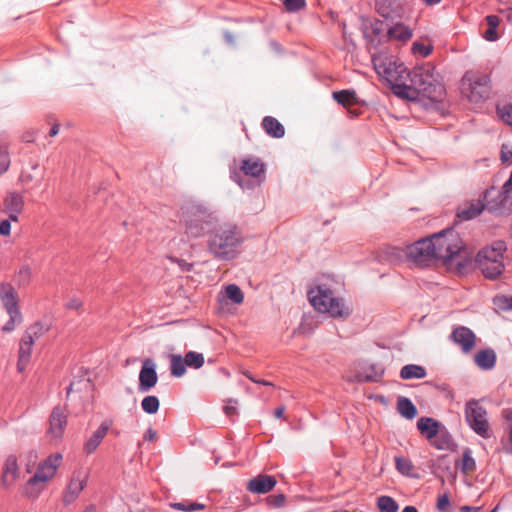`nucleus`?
I'll list each match as a JSON object with an SVG mask.
<instances>
[{
	"label": "nucleus",
	"mask_w": 512,
	"mask_h": 512,
	"mask_svg": "<svg viewBox=\"0 0 512 512\" xmlns=\"http://www.w3.org/2000/svg\"><path fill=\"white\" fill-rule=\"evenodd\" d=\"M490 78L486 74L466 72L461 80V92L470 102L485 101L490 94Z\"/></svg>",
	"instance_id": "7"
},
{
	"label": "nucleus",
	"mask_w": 512,
	"mask_h": 512,
	"mask_svg": "<svg viewBox=\"0 0 512 512\" xmlns=\"http://www.w3.org/2000/svg\"><path fill=\"white\" fill-rule=\"evenodd\" d=\"M506 250L505 242L498 240L478 252L476 264L485 278L494 280L503 273L505 268L504 253Z\"/></svg>",
	"instance_id": "4"
},
{
	"label": "nucleus",
	"mask_w": 512,
	"mask_h": 512,
	"mask_svg": "<svg viewBox=\"0 0 512 512\" xmlns=\"http://www.w3.org/2000/svg\"><path fill=\"white\" fill-rule=\"evenodd\" d=\"M333 98L344 107H350L357 103L356 93L352 90H341L333 92Z\"/></svg>",
	"instance_id": "34"
},
{
	"label": "nucleus",
	"mask_w": 512,
	"mask_h": 512,
	"mask_svg": "<svg viewBox=\"0 0 512 512\" xmlns=\"http://www.w3.org/2000/svg\"><path fill=\"white\" fill-rule=\"evenodd\" d=\"M48 330L49 326L47 324L35 322L26 329L22 338L34 344V342L48 332Z\"/></svg>",
	"instance_id": "31"
},
{
	"label": "nucleus",
	"mask_w": 512,
	"mask_h": 512,
	"mask_svg": "<svg viewBox=\"0 0 512 512\" xmlns=\"http://www.w3.org/2000/svg\"><path fill=\"white\" fill-rule=\"evenodd\" d=\"M89 473L85 469L73 471L63 492L62 502L65 506L74 503L88 483Z\"/></svg>",
	"instance_id": "12"
},
{
	"label": "nucleus",
	"mask_w": 512,
	"mask_h": 512,
	"mask_svg": "<svg viewBox=\"0 0 512 512\" xmlns=\"http://www.w3.org/2000/svg\"><path fill=\"white\" fill-rule=\"evenodd\" d=\"M24 209V197L22 194L10 191L7 192L2 204V211L8 215L10 220L17 222L19 215Z\"/></svg>",
	"instance_id": "17"
},
{
	"label": "nucleus",
	"mask_w": 512,
	"mask_h": 512,
	"mask_svg": "<svg viewBox=\"0 0 512 512\" xmlns=\"http://www.w3.org/2000/svg\"><path fill=\"white\" fill-rule=\"evenodd\" d=\"M305 0H285L284 6L288 12H297L305 6Z\"/></svg>",
	"instance_id": "47"
},
{
	"label": "nucleus",
	"mask_w": 512,
	"mask_h": 512,
	"mask_svg": "<svg viewBox=\"0 0 512 512\" xmlns=\"http://www.w3.org/2000/svg\"><path fill=\"white\" fill-rule=\"evenodd\" d=\"M377 507L380 512H398L397 502L390 496H380L377 499Z\"/></svg>",
	"instance_id": "38"
},
{
	"label": "nucleus",
	"mask_w": 512,
	"mask_h": 512,
	"mask_svg": "<svg viewBox=\"0 0 512 512\" xmlns=\"http://www.w3.org/2000/svg\"><path fill=\"white\" fill-rule=\"evenodd\" d=\"M413 36L412 29L402 22H398L391 26L385 35L388 40H395L401 43H406Z\"/></svg>",
	"instance_id": "25"
},
{
	"label": "nucleus",
	"mask_w": 512,
	"mask_h": 512,
	"mask_svg": "<svg viewBox=\"0 0 512 512\" xmlns=\"http://www.w3.org/2000/svg\"><path fill=\"white\" fill-rule=\"evenodd\" d=\"M426 376L424 367L416 364H408L401 368L400 377L404 380L422 379Z\"/></svg>",
	"instance_id": "33"
},
{
	"label": "nucleus",
	"mask_w": 512,
	"mask_h": 512,
	"mask_svg": "<svg viewBox=\"0 0 512 512\" xmlns=\"http://www.w3.org/2000/svg\"><path fill=\"white\" fill-rule=\"evenodd\" d=\"M442 424L431 417H421L417 421V429L429 442L437 435Z\"/></svg>",
	"instance_id": "23"
},
{
	"label": "nucleus",
	"mask_w": 512,
	"mask_h": 512,
	"mask_svg": "<svg viewBox=\"0 0 512 512\" xmlns=\"http://www.w3.org/2000/svg\"><path fill=\"white\" fill-rule=\"evenodd\" d=\"M82 301L77 298L70 299L66 307L71 310H79L82 308Z\"/></svg>",
	"instance_id": "54"
},
{
	"label": "nucleus",
	"mask_w": 512,
	"mask_h": 512,
	"mask_svg": "<svg viewBox=\"0 0 512 512\" xmlns=\"http://www.w3.org/2000/svg\"><path fill=\"white\" fill-rule=\"evenodd\" d=\"M33 343L21 338L18 351L17 370L23 372L31 360Z\"/></svg>",
	"instance_id": "26"
},
{
	"label": "nucleus",
	"mask_w": 512,
	"mask_h": 512,
	"mask_svg": "<svg viewBox=\"0 0 512 512\" xmlns=\"http://www.w3.org/2000/svg\"><path fill=\"white\" fill-rule=\"evenodd\" d=\"M495 305L503 311H512V297L500 296L494 299Z\"/></svg>",
	"instance_id": "45"
},
{
	"label": "nucleus",
	"mask_w": 512,
	"mask_h": 512,
	"mask_svg": "<svg viewBox=\"0 0 512 512\" xmlns=\"http://www.w3.org/2000/svg\"><path fill=\"white\" fill-rule=\"evenodd\" d=\"M402 512H418V510L414 506H406Z\"/></svg>",
	"instance_id": "64"
},
{
	"label": "nucleus",
	"mask_w": 512,
	"mask_h": 512,
	"mask_svg": "<svg viewBox=\"0 0 512 512\" xmlns=\"http://www.w3.org/2000/svg\"><path fill=\"white\" fill-rule=\"evenodd\" d=\"M30 460L29 462L26 464L25 466V470L27 473H31L33 471V467H34V464L36 462V459H37V455L36 453H30Z\"/></svg>",
	"instance_id": "56"
},
{
	"label": "nucleus",
	"mask_w": 512,
	"mask_h": 512,
	"mask_svg": "<svg viewBox=\"0 0 512 512\" xmlns=\"http://www.w3.org/2000/svg\"><path fill=\"white\" fill-rule=\"evenodd\" d=\"M412 51L415 54H420L421 56L426 57L432 52V47L423 43L415 42L413 43Z\"/></svg>",
	"instance_id": "50"
},
{
	"label": "nucleus",
	"mask_w": 512,
	"mask_h": 512,
	"mask_svg": "<svg viewBox=\"0 0 512 512\" xmlns=\"http://www.w3.org/2000/svg\"><path fill=\"white\" fill-rule=\"evenodd\" d=\"M286 497L284 494L271 495L267 497V503L271 507L280 508L285 504Z\"/></svg>",
	"instance_id": "48"
},
{
	"label": "nucleus",
	"mask_w": 512,
	"mask_h": 512,
	"mask_svg": "<svg viewBox=\"0 0 512 512\" xmlns=\"http://www.w3.org/2000/svg\"><path fill=\"white\" fill-rule=\"evenodd\" d=\"M372 62L377 74L395 87L400 88L403 81L409 77V71L404 64L392 57L373 54Z\"/></svg>",
	"instance_id": "6"
},
{
	"label": "nucleus",
	"mask_w": 512,
	"mask_h": 512,
	"mask_svg": "<svg viewBox=\"0 0 512 512\" xmlns=\"http://www.w3.org/2000/svg\"><path fill=\"white\" fill-rule=\"evenodd\" d=\"M456 466L460 469V471L464 474H470L476 469V462L472 457V452L470 449H465L462 454V458L460 463H457Z\"/></svg>",
	"instance_id": "35"
},
{
	"label": "nucleus",
	"mask_w": 512,
	"mask_h": 512,
	"mask_svg": "<svg viewBox=\"0 0 512 512\" xmlns=\"http://www.w3.org/2000/svg\"><path fill=\"white\" fill-rule=\"evenodd\" d=\"M377 13L387 20L402 19L405 15V7L402 0H375Z\"/></svg>",
	"instance_id": "14"
},
{
	"label": "nucleus",
	"mask_w": 512,
	"mask_h": 512,
	"mask_svg": "<svg viewBox=\"0 0 512 512\" xmlns=\"http://www.w3.org/2000/svg\"><path fill=\"white\" fill-rule=\"evenodd\" d=\"M450 339L457 344L465 354L470 353L476 344V335L468 327L457 326L453 329Z\"/></svg>",
	"instance_id": "16"
},
{
	"label": "nucleus",
	"mask_w": 512,
	"mask_h": 512,
	"mask_svg": "<svg viewBox=\"0 0 512 512\" xmlns=\"http://www.w3.org/2000/svg\"><path fill=\"white\" fill-rule=\"evenodd\" d=\"M159 406V399L153 395L146 396L141 401V407L147 414H155L158 411Z\"/></svg>",
	"instance_id": "39"
},
{
	"label": "nucleus",
	"mask_w": 512,
	"mask_h": 512,
	"mask_svg": "<svg viewBox=\"0 0 512 512\" xmlns=\"http://www.w3.org/2000/svg\"><path fill=\"white\" fill-rule=\"evenodd\" d=\"M501 160L504 163H512V147L509 148L507 145H503L501 149Z\"/></svg>",
	"instance_id": "51"
},
{
	"label": "nucleus",
	"mask_w": 512,
	"mask_h": 512,
	"mask_svg": "<svg viewBox=\"0 0 512 512\" xmlns=\"http://www.w3.org/2000/svg\"><path fill=\"white\" fill-rule=\"evenodd\" d=\"M495 193V188L490 187L484 191V200L486 201V210L494 216H509L512 214V191L501 189L494 198H490Z\"/></svg>",
	"instance_id": "10"
},
{
	"label": "nucleus",
	"mask_w": 512,
	"mask_h": 512,
	"mask_svg": "<svg viewBox=\"0 0 512 512\" xmlns=\"http://www.w3.org/2000/svg\"><path fill=\"white\" fill-rule=\"evenodd\" d=\"M111 423L108 421H104L98 427V429L88 438V440L84 444V451L87 454H92L96 451L104 437L107 435L109 431Z\"/></svg>",
	"instance_id": "22"
},
{
	"label": "nucleus",
	"mask_w": 512,
	"mask_h": 512,
	"mask_svg": "<svg viewBox=\"0 0 512 512\" xmlns=\"http://www.w3.org/2000/svg\"><path fill=\"white\" fill-rule=\"evenodd\" d=\"M40 179H41L40 177H38V178L35 177V175L32 174L31 172H23L20 177L21 182L24 184H29L33 181H36L37 183H39Z\"/></svg>",
	"instance_id": "53"
},
{
	"label": "nucleus",
	"mask_w": 512,
	"mask_h": 512,
	"mask_svg": "<svg viewBox=\"0 0 512 512\" xmlns=\"http://www.w3.org/2000/svg\"><path fill=\"white\" fill-rule=\"evenodd\" d=\"M62 459L63 456L61 453H53L40 461L36 467L35 473L23 486V496L31 500H36L56 476L57 470L61 466Z\"/></svg>",
	"instance_id": "2"
},
{
	"label": "nucleus",
	"mask_w": 512,
	"mask_h": 512,
	"mask_svg": "<svg viewBox=\"0 0 512 512\" xmlns=\"http://www.w3.org/2000/svg\"><path fill=\"white\" fill-rule=\"evenodd\" d=\"M11 221L10 218L0 221V235L9 236L11 232Z\"/></svg>",
	"instance_id": "52"
},
{
	"label": "nucleus",
	"mask_w": 512,
	"mask_h": 512,
	"mask_svg": "<svg viewBox=\"0 0 512 512\" xmlns=\"http://www.w3.org/2000/svg\"><path fill=\"white\" fill-rule=\"evenodd\" d=\"M311 305L321 313H328L333 318H347L351 314L350 308L344 300L335 297L333 291L325 285H319L308 292Z\"/></svg>",
	"instance_id": "3"
},
{
	"label": "nucleus",
	"mask_w": 512,
	"mask_h": 512,
	"mask_svg": "<svg viewBox=\"0 0 512 512\" xmlns=\"http://www.w3.org/2000/svg\"><path fill=\"white\" fill-rule=\"evenodd\" d=\"M465 419L470 428L479 436L488 438L489 423L487 421V412L484 407L479 405L476 400H470L465 405Z\"/></svg>",
	"instance_id": "11"
},
{
	"label": "nucleus",
	"mask_w": 512,
	"mask_h": 512,
	"mask_svg": "<svg viewBox=\"0 0 512 512\" xmlns=\"http://www.w3.org/2000/svg\"><path fill=\"white\" fill-rule=\"evenodd\" d=\"M31 278L32 269L28 265H23L17 272L15 281L17 282L18 286H26L30 283Z\"/></svg>",
	"instance_id": "40"
},
{
	"label": "nucleus",
	"mask_w": 512,
	"mask_h": 512,
	"mask_svg": "<svg viewBox=\"0 0 512 512\" xmlns=\"http://www.w3.org/2000/svg\"><path fill=\"white\" fill-rule=\"evenodd\" d=\"M207 237L209 253L215 258L231 260L236 258L242 236L235 224L220 223L217 216L202 205L194 206V238Z\"/></svg>",
	"instance_id": "1"
},
{
	"label": "nucleus",
	"mask_w": 512,
	"mask_h": 512,
	"mask_svg": "<svg viewBox=\"0 0 512 512\" xmlns=\"http://www.w3.org/2000/svg\"><path fill=\"white\" fill-rule=\"evenodd\" d=\"M436 507L440 512H452L449 496L446 493L438 497Z\"/></svg>",
	"instance_id": "46"
},
{
	"label": "nucleus",
	"mask_w": 512,
	"mask_h": 512,
	"mask_svg": "<svg viewBox=\"0 0 512 512\" xmlns=\"http://www.w3.org/2000/svg\"><path fill=\"white\" fill-rule=\"evenodd\" d=\"M10 163L8 147L6 145H0V176L9 169Z\"/></svg>",
	"instance_id": "42"
},
{
	"label": "nucleus",
	"mask_w": 512,
	"mask_h": 512,
	"mask_svg": "<svg viewBox=\"0 0 512 512\" xmlns=\"http://www.w3.org/2000/svg\"><path fill=\"white\" fill-rule=\"evenodd\" d=\"M241 171L247 176L258 178L265 171L264 164L259 159H244L241 164Z\"/></svg>",
	"instance_id": "28"
},
{
	"label": "nucleus",
	"mask_w": 512,
	"mask_h": 512,
	"mask_svg": "<svg viewBox=\"0 0 512 512\" xmlns=\"http://www.w3.org/2000/svg\"><path fill=\"white\" fill-rule=\"evenodd\" d=\"M395 465L397 470L405 476L410 475L413 469L411 461L404 457H395Z\"/></svg>",
	"instance_id": "41"
},
{
	"label": "nucleus",
	"mask_w": 512,
	"mask_h": 512,
	"mask_svg": "<svg viewBox=\"0 0 512 512\" xmlns=\"http://www.w3.org/2000/svg\"><path fill=\"white\" fill-rule=\"evenodd\" d=\"M187 366H192V351L187 352L184 358L176 354L170 356V370L173 376H183L186 373Z\"/></svg>",
	"instance_id": "24"
},
{
	"label": "nucleus",
	"mask_w": 512,
	"mask_h": 512,
	"mask_svg": "<svg viewBox=\"0 0 512 512\" xmlns=\"http://www.w3.org/2000/svg\"><path fill=\"white\" fill-rule=\"evenodd\" d=\"M479 508H474V507H470V506H462L461 507V512H477Z\"/></svg>",
	"instance_id": "63"
},
{
	"label": "nucleus",
	"mask_w": 512,
	"mask_h": 512,
	"mask_svg": "<svg viewBox=\"0 0 512 512\" xmlns=\"http://www.w3.org/2000/svg\"><path fill=\"white\" fill-rule=\"evenodd\" d=\"M277 484L274 476L259 474L250 479L247 483V490L254 494H266L270 492Z\"/></svg>",
	"instance_id": "20"
},
{
	"label": "nucleus",
	"mask_w": 512,
	"mask_h": 512,
	"mask_svg": "<svg viewBox=\"0 0 512 512\" xmlns=\"http://www.w3.org/2000/svg\"><path fill=\"white\" fill-rule=\"evenodd\" d=\"M59 130H60L59 124L53 125V127L51 128V130L49 132V136H51V137L56 136L59 133Z\"/></svg>",
	"instance_id": "62"
},
{
	"label": "nucleus",
	"mask_w": 512,
	"mask_h": 512,
	"mask_svg": "<svg viewBox=\"0 0 512 512\" xmlns=\"http://www.w3.org/2000/svg\"><path fill=\"white\" fill-rule=\"evenodd\" d=\"M224 296L234 304H241L244 301V294L236 284H229L225 287Z\"/></svg>",
	"instance_id": "37"
},
{
	"label": "nucleus",
	"mask_w": 512,
	"mask_h": 512,
	"mask_svg": "<svg viewBox=\"0 0 512 512\" xmlns=\"http://www.w3.org/2000/svg\"><path fill=\"white\" fill-rule=\"evenodd\" d=\"M158 382V375L156 372V363L151 358H146L142 361V366L139 372V385L140 392L150 391Z\"/></svg>",
	"instance_id": "15"
},
{
	"label": "nucleus",
	"mask_w": 512,
	"mask_h": 512,
	"mask_svg": "<svg viewBox=\"0 0 512 512\" xmlns=\"http://www.w3.org/2000/svg\"><path fill=\"white\" fill-rule=\"evenodd\" d=\"M174 508H177V509H180V510H184V511H192V503H189L187 505L185 504H182V503H175L172 505Z\"/></svg>",
	"instance_id": "58"
},
{
	"label": "nucleus",
	"mask_w": 512,
	"mask_h": 512,
	"mask_svg": "<svg viewBox=\"0 0 512 512\" xmlns=\"http://www.w3.org/2000/svg\"><path fill=\"white\" fill-rule=\"evenodd\" d=\"M411 84L423 95L436 99L442 93V87L436 84L434 77V68L427 64L416 67L411 73L409 72Z\"/></svg>",
	"instance_id": "8"
},
{
	"label": "nucleus",
	"mask_w": 512,
	"mask_h": 512,
	"mask_svg": "<svg viewBox=\"0 0 512 512\" xmlns=\"http://www.w3.org/2000/svg\"><path fill=\"white\" fill-rule=\"evenodd\" d=\"M266 133L274 138H281L285 134L283 125L274 117L266 116L262 121Z\"/></svg>",
	"instance_id": "30"
},
{
	"label": "nucleus",
	"mask_w": 512,
	"mask_h": 512,
	"mask_svg": "<svg viewBox=\"0 0 512 512\" xmlns=\"http://www.w3.org/2000/svg\"><path fill=\"white\" fill-rule=\"evenodd\" d=\"M157 439V433L154 429L149 428L144 435V440L153 442Z\"/></svg>",
	"instance_id": "57"
},
{
	"label": "nucleus",
	"mask_w": 512,
	"mask_h": 512,
	"mask_svg": "<svg viewBox=\"0 0 512 512\" xmlns=\"http://www.w3.org/2000/svg\"><path fill=\"white\" fill-rule=\"evenodd\" d=\"M67 424V417L63 409L56 407L49 418L48 436L51 440H60Z\"/></svg>",
	"instance_id": "18"
},
{
	"label": "nucleus",
	"mask_w": 512,
	"mask_h": 512,
	"mask_svg": "<svg viewBox=\"0 0 512 512\" xmlns=\"http://www.w3.org/2000/svg\"><path fill=\"white\" fill-rule=\"evenodd\" d=\"M397 410L400 415L406 419H413L417 415L416 406L407 397H399L397 401Z\"/></svg>",
	"instance_id": "32"
},
{
	"label": "nucleus",
	"mask_w": 512,
	"mask_h": 512,
	"mask_svg": "<svg viewBox=\"0 0 512 512\" xmlns=\"http://www.w3.org/2000/svg\"><path fill=\"white\" fill-rule=\"evenodd\" d=\"M19 476V468L15 455H9L2 467L1 484L5 488L11 487Z\"/></svg>",
	"instance_id": "21"
},
{
	"label": "nucleus",
	"mask_w": 512,
	"mask_h": 512,
	"mask_svg": "<svg viewBox=\"0 0 512 512\" xmlns=\"http://www.w3.org/2000/svg\"><path fill=\"white\" fill-rule=\"evenodd\" d=\"M486 22L488 28L484 32L483 37L487 41H496L499 38L497 33V27L499 26L500 23L499 17L497 15H488L486 17Z\"/></svg>",
	"instance_id": "36"
},
{
	"label": "nucleus",
	"mask_w": 512,
	"mask_h": 512,
	"mask_svg": "<svg viewBox=\"0 0 512 512\" xmlns=\"http://www.w3.org/2000/svg\"><path fill=\"white\" fill-rule=\"evenodd\" d=\"M203 364H204L203 354L194 352V356H193L194 369H199L200 367L203 366Z\"/></svg>",
	"instance_id": "55"
},
{
	"label": "nucleus",
	"mask_w": 512,
	"mask_h": 512,
	"mask_svg": "<svg viewBox=\"0 0 512 512\" xmlns=\"http://www.w3.org/2000/svg\"><path fill=\"white\" fill-rule=\"evenodd\" d=\"M508 439H509L510 446L507 447L505 450H506L507 453L512 454V425H511V427L509 429Z\"/></svg>",
	"instance_id": "61"
},
{
	"label": "nucleus",
	"mask_w": 512,
	"mask_h": 512,
	"mask_svg": "<svg viewBox=\"0 0 512 512\" xmlns=\"http://www.w3.org/2000/svg\"><path fill=\"white\" fill-rule=\"evenodd\" d=\"M497 114L504 123L512 127V105L497 108Z\"/></svg>",
	"instance_id": "44"
},
{
	"label": "nucleus",
	"mask_w": 512,
	"mask_h": 512,
	"mask_svg": "<svg viewBox=\"0 0 512 512\" xmlns=\"http://www.w3.org/2000/svg\"><path fill=\"white\" fill-rule=\"evenodd\" d=\"M284 412H285V407L284 406H280V407H277L274 411V416L276 418H282L284 416Z\"/></svg>",
	"instance_id": "60"
},
{
	"label": "nucleus",
	"mask_w": 512,
	"mask_h": 512,
	"mask_svg": "<svg viewBox=\"0 0 512 512\" xmlns=\"http://www.w3.org/2000/svg\"><path fill=\"white\" fill-rule=\"evenodd\" d=\"M237 406H238V400L228 399L226 401L225 405L223 406V412L226 414L227 417L234 420V418L236 417V415L238 413Z\"/></svg>",
	"instance_id": "43"
},
{
	"label": "nucleus",
	"mask_w": 512,
	"mask_h": 512,
	"mask_svg": "<svg viewBox=\"0 0 512 512\" xmlns=\"http://www.w3.org/2000/svg\"><path fill=\"white\" fill-rule=\"evenodd\" d=\"M372 369L374 370L373 374L372 373H367L364 376L359 375L358 378H357V381H359V382H362V381L372 382V381H377L378 379H380L381 376L383 375V370L382 369L376 370L375 367H372Z\"/></svg>",
	"instance_id": "49"
},
{
	"label": "nucleus",
	"mask_w": 512,
	"mask_h": 512,
	"mask_svg": "<svg viewBox=\"0 0 512 512\" xmlns=\"http://www.w3.org/2000/svg\"><path fill=\"white\" fill-rule=\"evenodd\" d=\"M503 189H506V191H512V170H511L509 178L503 184Z\"/></svg>",
	"instance_id": "59"
},
{
	"label": "nucleus",
	"mask_w": 512,
	"mask_h": 512,
	"mask_svg": "<svg viewBox=\"0 0 512 512\" xmlns=\"http://www.w3.org/2000/svg\"><path fill=\"white\" fill-rule=\"evenodd\" d=\"M433 245L429 238H424L414 242L406 248V256L414 264L418 266H427L430 262L435 260L433 251H431Z\"/></svg>",
	"instance_id": "13"
},
{
	"label": "nucleus",
	"mask_w": 512,
	"mask_h": 512,
	"mask_svg": "<svg viewBox=\"0 0 512 512\" xmlns=\"http://www.w3.org/2000/svg\"><path fill=\"white\" fill-rule=\"evenodd\" d=\"M476 365L482 370H491L496 364V354L492 349H484L474 356Z\"/></svg>",
	"instance_id": "27"
},
{
	"label": "nucleus",
	"mask_w": 512,
	"mask_h": 512,
	"mask_svg": "<svg viewBox=\"0 0 512 512\" xmlns=\"http://www.w3.org/2000/svg\"><path fill=\"white\" fill-rule=\"evenodd\" d=\"M433 245L431 251L435 260L451 261L463 248V243L458 233L447 229L429 237Z\"/></svg>",
	"instance_id": "5"
},
{
	"label": "nucleus",
	"mask_w": 512,
	"mask_h": 512,
	"mask_svg": "<svg viewBox=\"0 0 512 512\" xmlns=\"http://www.w3.org/2000/svg\"><path fill=\"white\" fill-rule=\"evenodd\" d=\"M430 444L438 450H448L451 448L453 439L444 425L438 430L437 435L434 436Z\"/></svg>",
	"instance_id": "29"
},
{
	"label": "nucleus",
	"mask_w": 512,
	"mask_h": 512,
	"mask_svg": "<svg viewBox=\"0 0 512 512\" xmlns=\"http://www.w3.org/2000/svg\"><path fill=\"white\" fill-rule=\"evenodd\" d=\"M0 300L10 317L9 321L2 327V331L9 333L14 331L22 322V315L18 308L17 293L11 284L2 283L0 285Z\"/></svg>",
	"instance_id": "9"
},
{
	"label": "nucleus",
	"mask_w": 512,
	"mask_h": 512,
	"mask_svg": "<svg viewBox=\"0 0 512 512\" xmlns=\"http://www.w3.org/2000/svg\"><path fill=\"white\" fill-rule=\"evenodd\" d=\"M484 209H486V201L483 193L480 198L462 204L457 210V217L463 221H468L479 216Z\"/></svg>",
	"instance_id": "19"
}]
</instances>
